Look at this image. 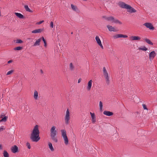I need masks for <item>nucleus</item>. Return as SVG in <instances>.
Here are the masks:
<instances>
[{
    "instance_id": "19",
    "label": "nucleus",
    "mask_w": 157,
    "mask_h": 157,
    "mask_svg": "<svg viewBox=\"0 0 157 157\" xmlns=\"http://www.w3.org/2000/svg\"><path fill=\"white\" fill-rule=\"evenodd\" d=\"M14 13L17 17L20 19H22L24 18L23 15L20 13L15 12Z\"/></svg>"
},
{
    "instance_id": "26",
    "label": "nucleus",
    "mask_w": 157,
    "mask_h": 157,
    "mask_svg": "<svg viewBox=\"0 0 157 157\" xmlns=\"http://www.w3.org/2000/svg\"><path fill=\"white\" fill-rule=\"evenodd\" d=\"M3 156L4 157H9L8 153L6 151H3Z\"/></svg>"
},
{
    "instance_id": "3",
    "label": "nucleus",
    "mask_w": 157,
    "mask_h": 157,
    "mask_svg": "<svg viewBox=\"0 0 157 157\" xmlns=\"http://www.w3.org/2000/svg\"><path fill=\"white\" fill-rule=\"evenodd\" d=\"M56 128V127L54 126L51 127L50 130V135L52 139L55 142L57 143L58 142V140L56 136L57 131Z\"/></svg>"
},
{
    "instance_id": "15",
    "label": "nucleus",
    "mask_w": 157,
    "mask_h": 157,
    "mask_svg": "<svg viewBox=\"0 0 157 157\" xmlns=\"http://www.w3.org/2000/svg\"><path fill=\"white\" fill-rule=\"evenodd\" d=\"M103 114L104 115L108 116H111L113 115V112L109 111H104Z\"/></svg>"
},
{
    "instance_id": "24",
    "label": "nucleus",
    "mask_w": 157,
    "mask_h": 157,
    "mask_svg": "<svg viewBox=\"0 0 157 157\" xmlns=\"http://www.w3.org/2000/svg\"><path fill=\"white\" fill-rule=\"evenodd\" d=\"M144 40L147 44L151 45H152L153 44V43L149 39L146 38L144 39Z\"/></svg>"
},
{
    "instance_id": "6",
    "label": "nucleus",
    "mask_w": 157,
    "mask_h": 157,
    "mask_svg": "<svg viewBox=\"0 0 157 157\" xmlns=\"http://www.w3.org/2000/svg\"><path fill=\"white\" fill-rule=\"evenodd\" d=\"M60 131L61 133L63 139L65 144L66 145L68 144L69 141L67 136L66 130L64 129H62Z\"/></svg>"
},
{
    "instance_id": "2",
    "label": "nucleus",
    "mask_w": 157,
    "mask_h": 157,
    "mask_svg": "<svg viewBox=\"0 0 157 157\" xmlns=\"http://www.w3.org/2000/svg\"><path fill=\"white\" fill-rule=\"evenodd\" d=\"M120 6L122 8L126 9L128 10V12L130 13H135L136 10L130 6L125 4L123 2H120L119 3Z\"/></svg>"
},
{
    "instance_id": "50",
    "label": "nucleus",
    "mask_w": 157,
    "mask_h": 157,
    "mask_svg": "<svg viewBox=\"0 0 157 157\" xmlns=\"http://www.w3.org/2000/svg\"><path fill=\"white\" fill-rule=\"evenodd\" d=\"M2 115H1V117H2Z\"/></svg>"
},
{
    "instance_id": "40",
    "label": "nucleus",
    "mask_w": 157,
    "mask_h": 157,
    "mask_svg": "<svg viewBox=\"0 0 157 157\" xmlns=\"http://www.w3.org/2000/svg\"><path fill=\"white\" fill-rule=\"evenodd\" d=\"M50 27L53 28V22L51 21L50 23Z\"/></svg>"
},
{
    "instance_id": "46",
    "label": "nucleus",
    "mask_w": 157,
    "mask_h": 157,
    "mask_svg": "<svg viewBox=\"0 0 157 157\" xmlns=\"http://www.w3.org/2000/svg\"><path fill=\"white\" fill-rule=\"evenodd\" d=\"M12 60H10L8 62V63H12Z\"/></svg>"
},
{
    "instance_id": "43",
    "label": "nucleus",
    "mask_w": 157,
    "mask_h": 157,
    "mask_svg": "<svg viewBox=\"0 0 157 157\" xmlns=\"http://www.w3.org/2000/svg\"><path fill=\"white\" fill-rule=\"evenodd\" d=\"M81 80H82V79H81V78H79V79H78V83H80V82H81Z\"/></svg>"
},
{
    "instance_id": "48",
    "label": "nucleus",
    "mask_w": 157,
    "mask_h": 157,
    "mask_svg": "<svg viewBox=\"0 0 157 157\" xmlns=\"http://www.w3.org/2000/svg\"><path fill=\"white\" fill-rule=\"evenodd\" d=\"M32 39L31 38H28V39L29 40H30V39Z\"/></svg>"
},
{
    "instance_id": "27",
    "label": "nucleus",
    "mask_w": 157,
    "mask_h": 157,
    "mask_svg": "<svg viewBox=\"0 0 157 157\" xmlns=\"http://www.w3.org/2000/svg\"><path fill=\"white\" fill-rule=\"evenodd\" d=\"M71 7L72 8V9L74 11H76V10L77 9V7L76 6L73 5V4H71Z\"/></svg>"
},
{
    "instance_id": "51",
    "label": "nucleus",
    "mask_w": 157,
    "mask_h": 157,
    "mask_svg": "<svg viewBox=\"0 0 157 157\" xmlns=\"http://www.w3.org/2000/svg\"><path fill=\"white\" fill-rule=\"evenodd\" d=\"M71 34H73V32H72L71 33Z\"/></svg>"
},
{
    "instance_id": "45",
    "label": "nucleus",
    "mask_w": 157,
    "mask_h": 157,
    "mask_svg": "<svg viewBox=\"0 0 157 157\" xmlns=\"http://www.w3.org/2000/svg\"><path fill=\"white\" fill-rule=\"evenodd\" d=\"M2 149H3V148H2V145L0 144V150H2Z\"/></svg>"
},
{
    "instance_id": "36",
    "label": "nucleus",
    "mask_w": 157,
    "mask_h": 157,
    "mask_svg": "<svg viewBox=\"0 0 157 157\" xmlns=\"http://www.w3.org/2000/svg\"><path fill=\"white\" fill-rule=\"evenodd\" d=\"M142 106L143 107V108L144 109L148 110L145 104H143L142 105Z\"/></svg>"
},
{
    "instance_id": "7",
    "label": "nucleus",
    "mask_w": 157,
    "mask_h": 157,
    "mask_svg": "<svg viewBox=\"0 0 157 157\" xmlns=\"http://www.w3.org/2000/svg\"><path fill=\"white\" fill-rule=\"evenodd\" d=\"M107 21H110L112 23H114L116 24H118L120 25L122 24L121 22L120 21L118 20L115 18L114 17L111 16L109 17L108 18H107Z\"/></svg>"
},
{
    "instance_id": "39",
    "label": "nucleus",
    "mask_w": 157,
    "mask_h": 157,
    "mask_svg": "<svg viewBox=\"0 0 157 157\" xmlns=\"http://www.w3.org/2000/svg\"><path fill=\"white\" fill-rule=\"evenodd\" d=\"M44 21H40L36 23V24H37V25L40 24H41Z\"/></svg>"
},
{
    "instance_id": "18",
    "label": "nucleus",
    "mask_w": 157,
    "mask_h": 157,
    "mask_svg": "<svg viewBox=\"0 0 157 157\" xmlns=\"http://www.w3.org/2000/svg\"><path fill=\"white\" fill-rule=\"evenodd\" d=\"M43 31V29H35L32 32V33H40Z\"/></svg>"
},
{
    "instance_id": "17",
    "label": "nucleus",
    "mask_w": 157,
    "mask_h": 157,
    "mask_svg": "<svg viewBox=\"0 0 157 157\" xmlns=\"http://www.w3.org/2000/svg\"><path fill=\"white\" fill-rule=\"evenodd\" d=\"M41 40V38H39L37 39L34 43L33 46H39L40 45V42Z\"/></svg>"
},
{
    "instance_id": "16",
    "label": "nucleus",
    "mask_w": 157,
    "mask_h": 157,
    "mask_svg": "<svg viewBox=\"0 0 157 157\" xmlns=\"http://www.w3.org/2000/svg\"><path fill=\"white\" fill-rule=\"evenodd\" d=\"M130 39L132 40H139L141 38L138 36H132L130 37Z\"/></svg>"
},
{
    "instance_id": "30",
    "label": "nucleus",
    "mask_w": 157,
    "mask_h": 157,
    "mask_svg": "<svg viewBox=\"0 0 157 157\" xmlns=\"http://www.w3.org/2000/svg\"><path fill=\"white\" fill-rule=\"evenodd\" d=\"M140 50H142L143 51H146L147 50V48L145 46H143L142 48H139Z\"/></svg>"
},
{
    "instance_id": "23",
    "label": "nucleus",
    "mask_w": 157,
    "mask_h": 157,
    "mask_svg": "<svg viewBox=\"0 0 157 157\" xmlns=\"http://www.w3.org/2000/svg\"><path fill=\"white\" fill-rule=\"evenodd\" d=\"M24 8L26 11L30 12H32V11L30 9L27 5H25Z\"/></svg>"
},
{
    "instance_id": "9",
    "label": "nucleus",
    "mask_w": 157,
    "mask_h": 157,
    "mask_svg": "<svg viewBox=\"0 0 157 157\" xmlns=\"http://www.w3.org/2000/svg\"><path fill=\"white\" fill-rule=\"evenodd\" d=\"M144 25L147 28H149L150 29L154 30V28L151 23L146 22L144 24Z\"/></svg>"
},
{
    "instance_id": "21",
    "label": "nucleus",
    "mask_w": 157,
    "mask_h": 157,
    "mask_svg": "<svg viewBox=\"0 0 157 157\" xmlns=\"http://www.w3.org/2000/svg\"><path fill=\"white\" fill-rule=\"evenodd\" d=\"M75 66L73 65L72 63H70L69 65V69L71 71H73L74 70Z\"/></svg>"
},
{
    "instance_id": "20",
    "label": "nucleus",
    "mask_w": 157,
    "mask_h": 157,
    "mask_svg": "<svg viewBox=\"0 0 157 157\" xmlns=\"http://www.w3.org/2000/svg\"><path fill=\"white\" fill-rule=\"evenodd\" d=\"M48 145L51 151H54V149L52 146V144L51 143L49 142L48 143Z\"/></svg>"
},
{
    "instance_id": "34",
    "label": "nucleus",
    "mask_w": 157,
    "mask_h": 157,
    "mask_svg": "<svg viewBox=\"0 0 157 157\" xmlns=\"http://www.w3.org/2000/svg\"><path fill=\"white\" fill-rule=\"evenodd\" d=\"M13 72V70H11L10 71H9L7 73L6 75H10V74H12Z\"/></svg>"
},
{
    "instance_id": "49",
    "label": "nucleus",
    "mask_w": 157,
    "mask_h": 157,
    "mask_svg": "<svg viewBox=\"0 0 157 157\" xmlns=\"http://www.w3.org/2000/svg\"><path fill=\"white\" fill-rule=\"evenodd\" d=\"M41 73H43V71L42 70H41Z\"/></svg>"
},
{
    "instance_id": "35",
    "label": "nucleus",
    "mask_w": 157,
    "mask_h": 157,
    "mask_svg": "<svg viewBox=\"0 0 157 157\" xmlns=\"http://www.w3.org/2000/svg\"><path fill=\"white\" fill-rule=\"evenodd\" d=\"M113 38L115 39L119 38V37L118 34H117L115 35H114L113 36Z\"/></svg>"
},
{
    "instance_id": "1",
    "label": "nucleus",
    "mask_w": 157,
    "mask_h": 157,
    "mask_svg": "<svg viewBox=\"0 0 157 157\" xmlns=\"http://www.w3.org/2000/svg\"><path fill=\"white\" fill-rule=\"evenodd\" d=\"M40 139L38 125H36L34 126L31 133L30 139L33 142H37L40 140Z\"/></svg>"
},
{
    "instance_id": "5",
    "label": "nucleus",
    "mask_w": 157,
    "mask_h": 157,
    "mask_svg": "<svg viewBox=\"0 0 157 157\" xmlns=\"http://www.w3.org/2000/svg\"><path fill=\"white\" fill-rule=\"evenodd\" d=\"M60 131L61 133L63 139L65 144L66 145L68 144L69 141L67 136L66 130L64 129H62Z\"/></svg>"
},
{
    "instance_id": "32",
    "label": "nucleus",
    "mask_w": 157,
    "mask_h": 157,
    "mask_svg": "<svg viewBox=\"0 0 157 157\" xmlns=\"http://www.w3.org/2000/svg\"><path fill=\"white\" fill-rule=\"evenodd\" d=\"M16 43H22L23 41L20 39H17L16 40Z\"/></svg>"
},
{
    "instance_id": "10",
    "label": "nucleus",
    "mask_w": 157,
    "mask_h": 157,
    "mask_svg": "<svg viewBox=\"0 0 157 157\" xmlns=\"http://www.w3.org/2000/svg\"><path fill=\"white\" fill-rule=\"evenodd\" d=\"M95 40L98 44L101 47V48L103 49V46L101 40L100 39L99 37L98 36H96L95 37Z\"/></svg>"
},
{
    "instance_id": "38",
    "label": "nucleus",
    "mask_w": 157,
    "mask_h": 157,
    "mask_svg": "<svg viewBox=\"0 0 157 157\" xmlns=\"http://www.w3.org/2000/svg\"><path fill=\"white\" fill-rule=\"evenodd\" d=\"M5 129L4 128L3 126H2L0 127V132L4 130Z\"/></svg>"
},
{
    "instance_id": "37",
    "label": "nucleus",
    "mask_w": 157,
    "mask_h": 157,
    "mask_svg": "<svg viewBox=\"0 0 157 157\" xmlns=\"http://www.w3.org/2000/svg\"><path fill=\"white\" fill-rule=\"evenodd\" d=\"M26 146H27V147L28 149H30V148L31 146H30V144H29V143L27 142L26 143Z\"/></svg>"
},
{
    "instance_id": "29",
    "label": "nucleus",
    "mask_w": 157,
    "mask_h": 157,
    "mask_svg": "<svg viewBox=\"0 0 157 157\" xmlns=\"http://www.w3.org/2000/svg\"><path fill=\"white\" fill-rule=\"evenodd\" d=\"M118 35L119 38H127L128 37V36L126 35L118 34Z\"/></svg>"
},
{
    "instance_id": "13",
    "label": "nucleus",
    "mask_w": 157,
    "mask_h": 157,
    "mask_svg": "<svg viewBox=\"0 0 157 157\" xmlns=\"http://www.w3.org/2000/svg\"><path fill=\"white\" fill-rule=\"evenodd\" d=\"M92 82L93 81L91 79L88 82L86 88V89L88 91L90 90L91 88Z\"/></svg>"
},
{
    "instance_id": "47",
    "label": "nucleus",
    "mask_w": 157,
    "mask_h": 157,
    "mask_svg": "<svg viewBox=\"0 0 157 157\" xmlns=\"http://www.w3.org/2000/svg\"><path fill=\"white\" fill-rule=\"evenodd\" d=\"M44 43V46L45 47H46L47 46V43Z\"/></svg>"
},
{
    "instance_id": "14",
    "label": "nucleus",
    "mask_w": 157,
    "mask_h": 157,
    "mask_svg": "<svg viewBox=\"0 0 157 157\" xmlns=\"http://www.w3.org/2000/svg\"><path fill=\"white\" fill-rule=\"evenodd\" d=\"M107 27L109 31L116 32L117 31L115 28L110 25H107Z\"/></svg>"
},
{
    "instance_id": "31",
    "label": "nucleus",
    "mask_w": 157,
    "mask_h": 157,
    "mask_svg": "<svg viewBox=\"0 0 157 157\" xmlns=\"http://www.w3.org/2000/svg\"><path fill=\"white\" fill-rule=\"evenodd\" d=\"M22 48H23L22 47L19 46L15 48H14V50H21Z\"/></svg>"
},
{
    "instance_id": "12",
    "label": "nucleus",
    "mask_w": 157,
    "mask_h": 157,
    "mask_svg": "<svg viewBox=\"0 0 157 157\" xmlns=\"http://www.w3.org/2000/svg\"><path fill=\"white\" fill-rule=\"evenodd\" d=\"M156 54L154 51H151L149 55V58L150 60L153 59L156 56Z\"/></svg>"
},
{
    "instance_id": "22",
    "label": "nucleus",
    "mask_w": 157,
    "mask_h": 157,
    "mask_svg": "<svg viewBox=\"0 0 157 157\" xmlns=\"http://www.w3.org/2000/svg\"><path fill=\"white\" fill-rule=\"evenodd\" d=\"M38 96V92L37 91L35 90L34 93V97L35 99L36 100L37 99Z\"/></svg>"
},
{
    "instance_id": "25",
    "label": "nucleus",
    "mask_w": 157,
    "mask_h": 157,
    "mask_svg": "<svg viewBox=\"0 0 157 157\" xmlns=\"http://www.w3.org/2000/svg\"><path fill=\"white\" fill-rule=\"evenodd\" d=\"M100 110L101 111H102L103 103L102 101H100L99 103Z\"/></svg>"
},
{
    "instance_id": "42",
    "label": "nucleus",
    "mask_w": 157,
    "mask_h": 157,
    "mask_svg": "<svg viewBox=\"0 0 157 157\" xmlns=\"http://www.w3.org/2000/svg\"><path fill=\"white\" fill-rule=\"evenodd\" d=\"M92 121L93 123H94L96 121V119H95V118H94V119H92Z\"/></svg>"
},
{
    "instance_id": "4",
    "label": "nucleus",
    "mask_w": 157,
    "mask_h": 157,
    "mask_svg": "<svg viewBox=\"0 0 157 157\" xmlns=\"http://www.w3.org/2000/svg\"><path fill=\"white\" fill-rule=\"evenodd\" d=\"M103 73L105 79L106 83L107 85H109L111 81V78L105 67H104L103 68Z\"/></svg>"
},
{
    "instance_id": "44",
    "label": "nucleus",
    "mask_w": 157,
    "mask_h": 157,
    "mask_svg": "<svg viewBox=\"0 0 157 157\" xmlns=\"http://www.w3.org/2000/svg\"><path fill=\"white\" fill-rule=\"evenodd\" d=\"M103 17L104 18H105V19L106 20H107V18H108V17H106L105 16H104Z\"/></svg>"
},
{
    "instance_id": "41",
    "label": "nucleus",
    "mask_w": 157,
    "mask_h": 157,
    "mask_svg": "<svg viewBox=\"0 0 157 157\" xmlns=\"http://www.w3.org/2000/svg\"><path fill=\"white\" fill-rule=\"evenodd\" d=\"M41 38V40H43L44 43L46 42V40H45L44 38L43 37H42L41 38Z\"/></svg>"
},
{
    "instance_id": "33",
    "label": "nucleus",
    "mask_w": 157,
    "mask_h": 157,
    "mask_svg": "<svg viewBox=\"0 0 157 157\" xmlns=\"http://www.w3.org/2000/svg\"><path fill=\"white\" fill-rule=\"evenodd\" d=\"M90 113L91 115L92 119L95 118V114H94V113H93L91 112H90Z\"/></svg>"
},
{
    "instance_id": "28",
    "label": "nucleus",
    "mask_w": 157,
    "mask_h": 157,
    "mask_svg": "<svg viewBox=\"0 0 157 157\" xmlns=\"http://www.w3.org/2000/svg\"><path fill=\"white\" fill-rule=\"evenodd\" d=\"M8 118V117L6 116H5L3 118H2V119L0 120V122H5Z\"/></svg>"
},
{
    "instance_id": "8",
    "label": "nucleus",
    "mask_w": 157,
    "mask_h": 157,
    "mask_svg": "<svg viewBox=\"0 0 157 157\" xmlns=\"http://www.w3.org/2000/svg\"><path fill=\"white\" fill-rule=\"evenodd\" d=\"M70 119V112L68 109H67L66 111L65 117V123L66 124H69Z\"/></svg>"
},
{
    "instance_id": "11",
    "label": "nucleus",
    "mask_w": 157,
    "mask_h": 157,
    "mask_svg": "<svg viewBox=\"0 0 157 157\" xmlns=\"http://www.w3.org/2000/svg\"><path fill=\"white\" fill-rule=\"evenodd\" d=\"M11 151L14 153H15L18 151V147L15 145L12 146L11 148Z\"/></svg>"
}]
</instances>
